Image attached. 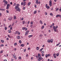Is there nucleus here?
<instances>
[{"instance_id": "nucleus-1", "label": "nucleus", "mask_w": 61, "mask_h": 61, "mask_svg": "<svg viewBox=\"0 0 61 61\" xmlns=\"http://www.w3.org/2000/svg\"><path fill=\"white\" fill-rule=\"evenodd\" d=\"M53 41V40L52 39H51V40H47V42L48 43H50V42H51V43H52Z\"/></svg>"}, {"instance_id": "nucleus-2", "label": "nucleus", "mask_w": 61, "mask_h": 61, "mask_svg": "<svg viewBox=\"0 0 61 61\" xmlns=\"http://www.w3.org/2000/svg\"><path fill=\"white\" fill-rule=\"evenodd\" d=\"M53 28L54 29V32H56V30H57V28H56L55 27V26H54V27H53Z\"/></svg>"}, {"instance_id": "nucleus-3", "label": "nucleus", "mask_w": 61, "mask_h": 61, "mask_svg": "<svg viewBox=\"0 0 61 61\" xmlns=\"http://www.w3.org/2000/svg\"><path fill=\"white\" fill-rule=\"evenodd\" d=\"M43 59V58H42V57H40V58H39L38 59V61H40V60H42Z\"/></svg>"}, {"instance_id": "nucleus-4", "label": "nucleus", "mask_w": 61, "mask_h": 61, "mask_svg": "<svg viewBox=\"0 0 61 61\" xmlns=\"http://www.w3.org/2000/svg\"><path fill=\"white\" fill-rule=\"evenodd\" d=\"M46 8L47 9H49L50 8V7L49 6H47V4H46Z\"/></svg>"}, {"instance_id": "nucleus-5", "label": "nucleus", "mask_w": 61, "mask_h": 61, "mask_svg": "<svg viewBox=\"0 0 61 61\" xmlns=\"http://www.w3.org/2000/svg\"><path fill=\"white\" fill-rule=\"evenodd\" d=\"M28 33H29V31L28 30L26 31L25 34V36H27V35L28 34Z\"/></svg>"}, {"instance_id": "nucleus-6", "label": "nucleus", "mask_w": 61, "mask_h": 61, "mask_svg": "<svg viewBox=\"0 0 61 61\" xmlns=\"http://www.w3.org/2000/svg\"><path fill=\"white\" fill-rule=\"evenodd\" d=\"M13 57L14 58H15V59H16V57L15 56V54L14 53L13 55Z\"/></svg>"}, {"instance_id": "nucleus-7", "label": "nucleus", "mask_w": 61, "mask_h": 61, "mask_svg": "<svg viewBox=\"0 0 61 61\" xmlns=\"http://www.w3.org/2000/svg\"><path fill=\"white\" fill-rule=\"evenodd\" d=\"M18 8H19V7L17 6H16L15 7V9H16V10H17Z\"/></svg>"}, {"instance_id": "nucleus-8", "label": "nucleus", "mask_w": 61, "mask_h": 61, "mask_svg": "<svg viewBox=\"0 0 61 61\" xmlns=\"http://www.w3.org/2000/svg\"><path fill=\"white\" fill-rule=\"evenodd\" d=\"M38 56V58H40V57H41V55L40 54H39Z\"/></svg>"}, {"instance_id": "nucleus-9", "label": "nucleus", "mask_w": 61, "mask_h": 61, "mask_svg": "<svg viewBox=\"0 0 61 61\" xmlns=\"http://www.w3.org/2000/svg\"><path fill=\"white\" fill-rule=\"evenodd\" d=\"M53 56L54 57V58H56V54H53Z\"/></svg>"}, {"instance_id": "nucleus-10", "label": "nucleus", "mask_w": 61, "mask_h": 61, "mask_svg": "<svg viewBox=\"0 0 61 61\" xmlns=\"http://www.w3.org/2000/svg\"><path fill=\"white\" fill-rule=\"evenodd\" d=\"M12 18L11 17H10L8 18V20H11Z\"/></svg>"}, {"instance_id": "nucleus-11", "label": "nucleus", "mask_w": 61, "mask_h": 61, "mask_svg": "<svg viewBox=\"0 0 61 61\" xmlns=\"http://www.w3.org/2000/svg\"><path fill=\"white\" fill-rule=\"evenodd\" d=\"M17 39H19L20 38V36H18L17 37Z\"/></svg>"}, {"instance_id": "nucleus-12", "label": "nucleus", "mask_w": 61, "mask_h": 61, "mask_svg": "<svg viewBox=\"0 0 61 61\" xmlns=\"http://www.w3.org/2000/svg\"><path fill=\"white\" fill-rule=\"evenodd\" d=\"M5 5H5H5H7V1H6L5 2Z\"/></svg>"}, {"instance_id": "nucleus-13", "label": "nucleus", "mask_w": 61, "mask_h": 61, "mask_svg": "<svg viewBox=\"0 0 61 61\" xmlns=\"http://www.w3.org/2000/svg\"><path fill=\"white\" fill-rule=\"evenodd\" d=\"M23 4L24 5V6L25 5H26V2H24L23 3Z\"/></svg>"}, {"instance_id": "nucleus-14", "label": "nucleus", "mask_w": 61, "mask_h": 61, "mask_svg": "<svg viewBox=\"0 0 61 61\" xmlns=\"http://www.w3.org/2000/svg\"><path fill=\"white\" fill-rule=\"evenodd\" d=\"M17 10L18 11H19V12L20 11V9H19V8H18V9H17Z\"/></svg>"}, {"instance_id": "nucleus-15", "label": "nucleus", "mask_w": 61, "mask_h": 61, "mask_svg": "<svg viewBox=\"0 0 61 61\" xmlns=\"http://www.w3.org/2000/svg\"><path fill=\"white\" fill-rule=\"evenodd\" d=\"M60 17V15H57L56 16V17Z\"/></svg>"}, {"instance_id": "nucleus-16", "label": "nucleus", "mask_w": 61, "mask_h": 61, "mask_svg": "<svg viewBox=\"0 0 61 61\" xmlns=\"http://www.w3.org/2000/svg\"><path fill=\"white\" fill-rule=\"evenodd\" d=\"M0 10L1 11H5V9H0Z\"/></svg>"}, {"instance_id": "nucleus-17", "label": "nucleus", "mask_w": 61, "mask_h": 61, "mask_svg": "<svg viewBox=\"0 0 61 61\" xmlns=\"http://www.w3.org/2000/svg\"><path fill=\"white\" fill-rule=\"evenodd\" d=\"M39 47H37L36 49L37 50H39Z\"/></svg>"}, {"instance_id": "nucleus-18", "label": "nucleus", "mask_w": 61, "mask_h": 61, "mask_svg": "<svg viewBox=\"0 0 61 61\" xmlns=\"http://www.w3.org/2000/svg\"><path fill=\"white\" fill-rule=\"evenodd\" d=\"M40 23L41 24H43V22H42V21L41 20L40 21Z\"/></svg>"}, {"instance_id": "nucleus-19", "label": "nucleus", "mask_w": 61, "mask_h": 61, "mask_svg": "<svg viewBox=\"0 0 61 61\" xmlns=\"http://www.w3.org/2000/svg\"><path fill=\"white\" fill-rule=\"evenodd\" d=\"M60 44V42H59V43L57 44L56 45V46H59Z\"/></svg>"}, {"instance_id": "nucleus-20", "label": "nucleus", "mask_w": 61, "mask_h": 61, "mask_svg": "<svg viewBox=\"0 0 61 61\" xmlns=\"http://www.w3.org/2000/svg\"><path fill=\"white\" fill-rule=\"evenodd\" d=\"M9 6H7V7H6V9H9Z\"/></svg>"}, {"instance_id": "nucleus-21", "label": "nucleus", "mask_w": 61, "mask_h": 61, "mask_svg": "<svg viewBox=\"0 0 61 61\" xmlns=\"http://www.w3.org/2000/svg\"><path fill=\"white\" fill-rule=\"evenodd\" d=\"M32 36H33L32 35L29 36V37H32Z\"/></svg>"}, {"instance_id": "nucleus-22", "label": "nucleus", "mask_w": 61, "mask_h": 61, "mask_svg": "<svg viewBox=\"0 0 61 61\" xmlns=\"http://www.w3.org/2000/svg\"><path fill=\"white\" fill-rule=\"evenodd\" d=\"M38 0H36V4H38Z\"/></svg>"}, {"instance_id": "nucleus-23", "label": "nucleus", "mask_w": 61, "mask_h": 61, "mask_svg": "<svg viewBox=\"0 0 61 61\" xmlns=\"http://www.w3.org/2000/svg\"><path fill=\"white\" fill-rule=\"evenodd\" d=\"M20 46H24V44H22Z\"/></svg>"}, {"instance_id": "nucleus-24", "label": "nucleus", "mask_w": 61, "mask_h": 61, "mask_svg": "<svg viewBox=\"0 0 61 61\" xmlns=\"http://www.w3.org/2000/svg\"><path fill=\"white\" fill-rule=\"evenodd\" d=\"M8 32H9V33H11V30H9L8 31Z\"/></svg>"}, {"instance_id": "nucleus-25", "label": "nucleus", "mask_w": 61, "mask_h": 61, "mask_svg": "<svg viewBox=\"0 0 61 61\" xmlns=\"http://www.w3.org/2000/svg\"><path fill=\"white\" fill-rule=\"evenodd\" d=\"M31 4V2H29L28 3V5H30Z\"/></svg>"}, {"instance_id": "nucleus-26", "label": "nucleus", "mask_w": 61, "mask_h": 61, "mask_svg": "<svg viewBox=\"0 0 61 61\" xmlns=\"http://www.w3.org/2000/svg\"><path fill=\"white\" fill-rule=\"evenodd\" d=\"M18 31H16L15 32V34H18Z\"/></svg>"}, {"instance_id": "nucleus-27", "label": "nucleus", "mask_w": 61, "mask_h": 61, "mask_svg": "<svg viewBox=\"0 0 61 61\" xmlns=\"http://www.w3.org/2000/svg\"><path fill=\"white\" fill-rule=\"evenodd\" d=\"M47 56H51V55H50V54H48V55H47Z\"/></svg>"}, {"instance_id": "nucleus-28", "label": "nucleus", "mask_w": 61, "mask_h": 61, "mask_svg": "<svg viewBox=\"0 0 61 61\" xmlns=\"http://www.w3.org/2000/svg\"><path fill=\"white\" fill-rule=\"evenodd\" d=\"M44 27V26L43 25L41 27V29H43Z\"/></svg>"}, {"instance_id": "nucleus-29", "label": "nucleus", "mask_w": 61, "mask_h": 61, "mask_svg": "<svg viewBox=\"0 0 61 61\" xmlns=\"http://www.w3.org/2000/svg\"><path fill=\"white\" fill-rule=\"evenodd\" d=\"M1 42L2 43H4V41L2 40H1Z\"/></svg>"}, {"instance_id": "nucleus-30", "label": "nucleus", "mask_w": 61, "mask_h": 61, "mask_svg": "<svg viewBox=\"0 0 61 61\" xmlns=\"http://www.w3.org/2000/svg\"><path fill=\"white\" fill-rule=\"evenodd\" d=\"M4 29H5V30H6V29H7V27H5Z\"/></svg>"}, {"instance_id": "nucleus-31", "label": "nucleus", "mask_w": 61, "mask_h": 61, "mask_svg": "<svg viewBox=\"0 0 61 61\" xmlns=\"http://www.w3.org/2000/svg\"><path fill=\"white\" fill-rule=\"evenodd\" d=\"M25 21H22V23H23V24H25Z\"/></svg>"}, {"instance_id": "nucleus-32", "label": "nucleus", "mask_w": 61, "mask_h": 61, "mask_svg": "<svg viewBox=\"0 0 61 61\" xmlns=\"http://www.w3.org/2000/svg\"><path fill=\"white\" fill-rule=\"evenodd\" d=\"M16 17H15V16H14V19H16Z\"/></svg>"}, {"instance_id": "nucleus-33", "label": "nucleus", "mask_w": 61, "mask_h": 61, "mask_svg": "<svg viewBox=\"0 0 61 61\" xmlns=\"http://www.w3.org/2000/svg\"><path fill=\"white\" fill-rule=\"evenodd\" d=\"M14 46H16L17 45V43H15L14 44Z\"/></svg>"}, {"instance_id": "nucleus-34", "label": "nucleus", "mask_w": 61, "mask_h": 61, "mask_svg": "<svg viewBox=\"0 0 61 61\" xmlns=\"http://www.w3.org/2000/svg\"><path fill=\"white\" fill-rule=\"evenodd\" d=\"M49 5L50 6H51L52 5V3H50Z\"/></svg>"}, {"instance_id": "nucleus-35", "label": "nucleus", "mask_w": 61, "mask_h": 61, "mask_svg": "<svg viewBox=\"0 0 61 61\" xmlns=\"http://www.w3.org/2000/svg\"><path fill=\"white\" fill-rule=\"evenodd\" d=\"M50 15H52V16H53V14H52V13H50Z\"/></svg>"}, {"instance_id": "nucleus-36", "label": "nucleus", "mask_w": 61, "mask_h": 61, "mask_svg": "<svg viewBox=\"0 0 61 61\" xmlns=\"http://www.w3.org/2000/svg\"><path fill=\"white\" fill-rule=\"evenodd\" d=\"M19 42L20 43V44H21V40H20L19 41Z\"/></svg>"}, {"instance_id": "nucleus-37", "label": "nucleus", "mask_w": 61, "mask_h": 61, "mask_svg": "<svg viewBox=\"0 0 61 61\" xmlns=\"http://www.w3.org/2000/svg\"><path fill=\"white\" fill-rule=\"evenodd\" d=\"M19 59H21V57L20 56L19 57Z\"/></svg>"}, {"instance_id": "nucleus-38", "label": "nucleus", "mask_w": 61, "mask_h": 61, "mask_svg": "<svg viewBox=\"0 0 61 61\" xmlns=\"http://www.w3.org/2000/svg\"><path fill=\"white\" fill-rule=\"evenodd\" d=\"M42 36H43V35H40V37H42Z\"/></svg>"}, {"instance_id": "nucleus-39", "label": "nucleus", "mask_w": 61, "mask_h": 61, "mask_svg": "<svg viewBox=\"0 0 61 61\" xmlns=\"http://www.w3.org/2000/svg\"><path fill=\"white\" fill-rule=\"evenodd\" d=\"M58 9H59V8H57V9L56 10V11H58Z\"/></svg>"}, {"instance_id": "nucleus-40", "label": "nucleus", "mask_w": 61, "mask_h": 61, "mask_svg": "<svg viewBox=\"0 0 61 61\" xmlns=\"http://www.w3.org/2000/svg\"><path fill=\"white\" fill-rule=\"evenodd\" d=\"M45 56H46V57H47L48 56H47V55L46 54V55H45Z\"/></svg>"}, {"instance_id": "nucleus-41", "label": "nucleus", "mask_w": 61, "mask_h": 61, "mask_svg": "<svg viewBox=\"0 0 61 61\" xmlns=\"http://www.w3.org/2000/svg\"><path fill=\"white\" fill-rule=\"evenodd\" d=\"M25 27L23 28H22V30H25Z\"/></svg>"}, {"instance_id": "nucleus-42", "label": "nucleus", "mask_w": 61, "mask_h": 61, "mask_svg": "<svg viewBox=\"0 0 61 61\" xmlns=\"http://www.w3.org/2000/svg\"><path fill=\"white\" fill-rule=\"evenodd\" d=\"M36 58H37V59H38V57L37 56H36Z\"/></svg>"}, {"instance_id": "nucleus-43", "label": "nucleus", "mask_w": 61, "mask_h": 61, "mask_svg": "<svg viewBox=\"0 0 61 61\" xmlns=\"http://www.w3.org/2000/svg\"><path fill=\"white\" fill-rule=\"evenodd\" d=\"M59 54H56V55H57L56 56H59Z\"/></svg>"}, {"instance_id": "nucleus-44", "label": "nucleus", "mask_w": 61, "mask_h": 61, "mask_svg": "<svg viewBox=\"0 0 61 61\" xmlns=\"http://www.w3.org/2000/svg\"><path fill=\"white\" fill-rule=\"evenodd\" d=\"M41 53L42 54H44V51H42L41 52Z\"/></svg>"}, {"instance_id": "nucleus-45", "label": "nucleus", "mask_w": 61, "mask_h": 61, "mask_svg": "<svg viewBox=\"0 0 61 61\" xmlns=\"http://www.w3.org/2000/svg\"><path fill=\"white\" fill-rule=\"evenodd\" d=\"M3 1V2H5V3L6 2V0H4Z\"/></svg>"}, {"instance_id": "nucleus-46", "label": "nucleus", "mask_w": 61, "mask_h": 61, "mask_svg": "<svg viewBox=\"0 0 61 61\" xmlns=\"http://www.w3.org/2000/svg\"><path fill=\"white\" fill-rule=\"evenodd\" d=\"M36 11H35L34 12V14H36Z\"/></svg>"}, {"instance_id": "nucleus-47", "label": "nucleus", "mask_w": 61, "mask_h": 61, "mask_svg": "<svg viewBox=\"0 0 61 61\" xmlns=\"http://www.w3.org/2000/svg\"><path fill=\"white\" fill-rule=\"evenodd\" d=\"M30 24H33V22L32 21H31L30 22Z\"/></svg>"}, {"instance_id": "nucleus-48", "label": "nucleus", "mask_w": 61, "mask_h": 61, "mask_svg": "<svg viewBox=\"0 0 61 61\" xmlns=\"http://www.w3.org/2000/svg\"><path fill=\"white\" fill-rule=\"evenodd\" d=\"M12 28H13V27H10V30H12Z\"/></svg>"}, {"instance_id": "nucleus-49", "label": "nucleus", "mask_w": 61, "mask_h": 61, "mask_svg": "<svg viewBox=\"0 0 61 61\" xmlns=\"http://www.w3.org/2000/svg\"><path fill=\"white\" fill-rule=\"evenodd\" d=\"M25 51H26V49H25L24 50V52H25Z\"/></svg>"}, {"instance_id": "nucleus-50", "label": "nucleus", "mask_w": 61, "mask_h": 61, "mask_svg": "<svg viewBox=\"0 0 61 61\" xmlns=\"http://www.w3.org/2000/svg\"><path fill=\"white\" fill-rule=\"evenodd\" d=\"M8 36L9 37V38H11V37L9 36V35H8Z\"/></svg>"}, {"instance_id": "nucleus-51", "label": "nucleus", "mask_w": 61, "mask_h": 61, "mask_svg": "<svg viewBox=\"0 0 61 61\" xmlns=\"http://www.w3.org/2000/svg\"><path fill=\"white\" fill-rule=\"evenodd\" d=\"M6 11L7 12V13H9V11L7 10H6Z\"/></svg>"}, {"instance_id": "nucleus-52", "label": "nucleus", "mask_w": 61, "mask_h": 61, "mask_svg": "<svg viewBox=\"0 0 61 61\" xmlns=\"http://www.w3.org/2000/svg\"><path fill=\"white\" fill-rule=\"evenodd\" d=\"M49 3H51V2H52V1L51 0H50V1H49Z\"/></svg>"}, {"instance_id": "nucleus-53", "label": "nucleus", "mask_w": 61, "mask_h": 61, "mask_svg": "<svg viewBox=\"0 0 61 61\" xmlns=\"http://www.w3.org/2000/svg\"><path fill=\"white\" fill-rule=\"evenodd\" d=\"M25 31H26V30H27V28H25Z\"/></svg>"}, {"instance_id": "nucleus-54", "label": "nucleus", "mask_w": 61, "mask_h": 61, "mask_svg": "<svg viewBox=\"0 0 61 61\" xmlns=\"http://www.w3.org/2000/svg\"><path fill=\"white\" fill-rule=\"evenodd\" d=\"M32 26H33V25H30V27H32Z\"/></svg>"}, {"instance_id": "nucleus-55", "label": "nucleus", "mask_w": 61, "mask_h": 61, "mask_svg": "<svg viewBox=\"0 0 61 61\" xmlns=\"http://www.w3.org/2000/svg\"><path fill=\"white\" fill-rule=\"evenodd\" d=\"M28 56V54H26V57H27V56Z\"/></svg>"}, {"instance_id": "nucleus-56", "label": "nucleus", "mask_w": 61, "mask_h": 61, "mask_svg": "<svg viewBox=\"0 0 61 61\" xmlns=\"http://www.w3.org/2000/svg\"><path fill=\"white\" fill-rule=\"evenodd\" d=\"M55 28H58V26H56H56H55Z\"/></svg>"}, {"instance_id": "nucleus-57", "label": "nucleus", "mask_w": 61, "mask_h": 61, "mask_svg": "<svg viewBox=\"0 0 61 61\" xmlns=\"http://www.w3.org/2000/svg\"><path fill=\"white\" fill-rule=\"evenodd\" d=\"M14 5H13V6H15H15L16 3H14Z\"/></svg>"}, {"instance_id": "nucleus-58", "label": "nucleus", "mask_w": 61, "mask_h": 61, "mask_svg": "<svg viewBox=\"0 0 61 61\" xmlns=\"http://www.w3.org/2000/svg\"><path fill=\"white\" fill-rule=\"evenodd\" d=\"M3 51H1L0 53H3Z\"/></svg>"}, {"instance_id": "nucleus-59", "label": "nucleus", "mask_w": 61, "mask_h": 61, "mask_svg": "<svg viewBox=\"0 0 61 61\" xmlns=\"http://www.w3.org/2000/svg\"><path fill=\"white\" fill-rule=\"evenodd\" d=\"M9 6V4H7V6Z\"/></svg>"}, {"instance_id": "nucleus-60", "label": "nucleus", "mask_w": 61, "mask_h": 61, "mask_svg": "<svg viewBox=\"0 0 61 61\" xmlns=\"http://www.w3.org/2000/svg\"><path fill=\"white\" fill-rule=\"evenodd\" d=\"M21 5H23V2H22L21 4Z\"/></svg>"}, {"instance_id": "nucleus-61", "label": "nucleus", "mask_w": 61, "mask_h": 61, "mask_svg": "<svg viewBox=\"0 0 61 61\" xmlns=\"http://www.w3.org/2000/svg\"><path fill=\"white\" fill-rule=\"evenodd\" d=\"M52 25H53V26H54V25H55V23H52Z\"/></svg>"}, {"instance_id": "nucleus-62", "label": "nucleus", "mask_w": 61, "mask_h": 61, "mask_svg": "<svg viewBox=\"0 0 61 61\" xmlns=\"http://www.w3.org/2000/svg\"><path fill=\"white\" fill-rule=\"evenodd\" d=\"M29 23H30V21H28V22H27V24H29Z\"/></svg>"}, {"instance_id": "nucleus-63", "label": "nucleus", "mask_w": 61, "mask_h": 61, "mask_svg": "<svg viewBox=\"0 0 61 61\" xmlns=\"http://www.w3.org/2000/svg\"><path fill=\"white\" fill-rule=\"evenodd\" d=\"M1 46H3L4 45H3V44H1Z\"/></svg>"}, {"instance_id": "nucleus-64", "label": "nucleus", "mask_w": 61, "mask_h": 61, "mask_svg": "<svg viewBox=\"0 0 61 61\" xmlns=\"http://www.w3.org/2000/svg\"><path fill=\"white\" fill-rule=\"evenodd\" d=\"M23 10H25V7H24L23 8Z\"/></svg>"}]
</instances>
